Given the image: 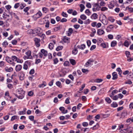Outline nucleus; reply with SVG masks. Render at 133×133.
Instances as JSON below:
<instances>
[{
  "label": "nucleus",
  "mask_w": 133,
  "mask_h": 133,
  "mask_svg": "<svg viewBox=\"0 0 133 133\" xmlns=\"http://www.w3.org/2000/svg\"><path fill=\"white\" fill-rule=\"evenodd\" d=\"M60 110L62 111V113L63 114H65L67 112L68 110H65V108L63 107H61L59 108Z\"/></svg>",
  "instance_id": "obj_8"
},
{
  "label": "nucleus",
  "mask_w": 133,
  "mask_h": 133,
  "mask_svg": "<svg viewBox=\"0 0 133 133\" xmlns=\"http://www.w3.org/2000/svg\"><path fill=\"white\" fill-rule=\"evenodd\" d=\"M63 48V47L62 46H60L57 47L56 49V50L57 51H59L60 50H62Z\"/></svg>",
  "instance_id": "obj_40"
},
{
  "label": "nucleus",
  "mask_w": 133,
  "mask_h": 133,
  "mask_svg": "<svg viewBox=\"0 0 133 133\" xmlns=\"http://www.w3.org/2000/svg\"><path fill=\"white\" fill-rule=\"evenodd\" d=\"M111 106L112 107L115 108L117 107L118 104L116 102H113L111 104Z\"/></svg>",
  "instance_id": "obj_24"
},
{
  "label": "nucleus",
  "mask_w": 133,
  "mask_h": 133,
  "mask_svg": "<svg viewBox=\"0 0 133 133\" xmlns=\"http://www.w3.org/2000/svg\"><path fill=\"white\" fill-rule=\"evenodd\" d=\"M56 85L58 86L59 87H61V82L59 81H57L56 83Z\"/></svg>",
  "instance_id": "obj_52"
},
{
  "label": "nucleus",
  "mask_w": 133,
  "mask_h": 133,
  "mask_svg": "<svg viewBox=\"0 0 133 133\" xmlns=\"http://www.w3.org/2000/svg\"><path fill=\"white\" fill-rule=\"evenodd\" d=\"M30 64V63L29 62H25V63L24 65L23 66V69L25 70H27L28 68V65H29Z\"/></svg>",
  "instance_id": "obj_10"
},
{
  "label": "nucleus",
  "mask_w": 133,
  "mask_h": 133,
  "mask_svg": "<svg viewBox=\"0 0 133 133\" xmlns=\"http://www.w3.org/2000/svg\"><path fill=\"white\" fill-rule=\"evenodd\" d=\"M18 118V116H17L15 115L12 116L11 119V121H13L14 120L17 119Z\"/></svg>",
  "instance_id": "obj_38"
},
{
  "label": "nucleus",
  "mask_w": 133,
  "mask_h": 133,
  "mask_svg": "<svg viewBox=\"0 0 133 133\" xmlns=\"http://www.w3.org/2000/svg\"><path fill=\"white\" fill-rule=\"evenodd\" d=\"M105 100L108 103H110L111 102V100L109 97H106L105 99Z\"/></svg>",
  "instance_id": "obj_39"
},
{
  "label": "nucleus",
  "mask_w": 133,
  "mask_h": 133,
  "mask_svg": "<svg viewBox=\"0 0 133 133\" xmlns=\"http://www.w3.org/2000/svg\"><path fill=\"white\" fill-rule=\"evenodd\" d=\"M80 17L81 19L83 20L86 19L87 18L86 16L84 14L81 15L80 16Z\"/></svg>",
  "instance_id": "obj_26"
},
{
  "label": "nucleus",
  "mask_w": 133,
  "mask_h": 133,
  "mask_svg": "<svg viewBox=\"0 0 133 133\" xmlns=\"http://www.w3.org/2000/svg\"><path fill=\"white\" fill-rule=\"evenodd\" d=\"M42 32V30L40 28H38L34 29V34L36 35L40 36Z\"/></svg>",
  "instance_id": "obj_2"
},
{
  "label": "nucleus",
  "mask_w": 133,
  "mask_h": 133,
  "mask_svg": "<svg viewBox=\"0 0 133 133\" xmlns=\"http://www.w3.org/2000/svg\"><path fill=\"white\" fill-rule=\"evenodd\" d=\"M5 60L7 62L12 64L14 66L15 65V63L12 61L11 59L9 57H6Z\"/></svg>",
  "instance_id": "obj_7"
},
{
  "label": "nucleus",
  "mask_w": 133,
  "mask_h": 133,
  "mask_svg": "<svg viewBox=\"0 0 133 133\" xmlns=\"http://www.w3.org/2000/svg\"><path fill=\"white\" fill-rule=\"evenodd\" d=\"M27 34H34V30L29 29L27 31Z\"/></svg>",
  "instance_id": "obj_23"
},
{
  "label": "nucleus",
  "mask_w": 133,
  "mask_h": 133,
  "mask_svg": "<svg viewBox=\"0 0 133 133\" xmlns=\"http://www.w3.org/2000/svg\"><path fill=\"white\" fill-rule=\"evenodd\" d=\"M62 16L65 17H67L68 16V15L64 12H62Z\"/></svg>",
  "instance_id": "obj_46"
},
{
  "label": "nucleus",
  "mask_w": 133,
  "mask_h": 133,
  "mask_svg": "<svg viewBox=\"0 0 133 133\" xmlns=\"http://www.w3.org/2000/svg\"><path fill=\"white\" fill-rule=\"evenodd\" d=\"M54 47V45L52 44L51 43H50L49 44V48L51 50L52 49H53V48Z\"/></svg>",
  "instance_id": "obj_43"
},
{
  "label": "nucleus",
  "mask_w": 133,
  "mask_h": 133,
  "mask_svg": "<svg viewBox=\"0 0 133 133\" xmlns=\"http://www.w3.org/2000/svg\"><path fill=\"white\" fill-rule=\"evenodd\" d=\"M116 70L118 72L119 74L121 76V75L122 73V71L120 68H118L116 69Z\"/></svg>",
  "instance_id": "obj_35"
},
{
  "label": "nucleus",
  "mask_w": 133,
  "mask_h": 133,
  "mask_svg": "<svg viewBox=\"0 0 133 133\" xmlns=\"http://www.w3.org/2000/svg\"><path fill=\"white\" fill-rule=\"evenodd\" d=\"M67 21V19L65 18H63L60 20V22H66Z\"/></svg>",
  "instance_id": "obj_51"
},
{
  "label": "nucleus",
  "mask_w": 133,
  "mask_h": 133,
  "mask_svg": "<svg viewBox=\"0 0 133 133\" xmlns=\"http://www.w3.org/2000/svg\"><path fill=\"white\" fill-rule=\"evenodd\" d=\"M99 127V125L98 124H97L96 125L94 126L93 127L91 128L93 130L96 129L98 128Z\"/></svg>",
  "instance_id": "obj_36"
},
{
  "label": "nucleus",
  "mask_w": 133,
  "mask_h": 133,
  "mask_svg": "<svg viewBox=\"0 0 133 133\" xmlns=\"http://www.w3.org/2000/svg\"><path fill=\"white\" fill-rule=\"evenodd\" d=\"M117 44V42L116 41H113L111 43V46L112 47H114Z\"/></svg>",
  "instance_id": "obj_22"
},
{
  "label": "nucleus",
  "mask_w": 133,
  "mask_h": 133,
  "mask_svg": "<svg viewBox=\"0 0 133 133\" xmlns=\"http://www.w3.org/2000/svg\"><path fill=\"white\" fill-rule=\"evenodd\" d=\"M127 115V113L125 111L122 112L121 114V116L123 118H124Z\"/></svg>",
  "instance_id": "obj_32"
},
{
  "label": "nucleus",
  "mask_w": 133,
  "mask_h": 133,
  "mask_svg": "<svg viewBox=\"0 0 133 133\" xmlns=\"http://www.w3.org/2000/svg\"><path fill=\"white\" fill-rule=\"evenodd\" d=\"M3 35L5 37H7L8 35V33L6 32H3Z\"/></svg>",
  "instance_id": "obj_64"
},
{
  "label": "nucleus",
  "mask_w": 133,
  "mask_h": 133,
  "mask_svg": "<svg viewBox=\"0 0 133 133\" xmlns=\"http://www.w3.org/2000/svg\"><path fill=\"white\" fill-rule=\"evenodd\" d=\"M46 85V82H43L42 84H39V88H43L45 87Z\"/></svg>",
  "instance_id": "obj_20"
},
{
  "label": "nucleus",
  "mask_w": 133,
  "mask_h": 133,
  "mask_svg": "<svg viewBox=\"0 0 133 133\" xmlns=\"http://www.w3.org/2000/svg\"><path fill=\"white\" fill-rule=\"evenodd\" d=\"M69 98H67L65 101V103L67 104H68L70 103V102L69 101Z\"/></svg>",
  "instance_id": "obj_57"
},
{
  "label": "nucleus",
  "mask_w": 133,
  "mask_h": 133,
  "mask_svg": "<svg viewBox=\"0 0 133 133\" xmlns=\"http://www.w3.org/2000/svg\"><path fill=\"white\" fill-rule=\"evenodd\" d=\"M82 71L83 73L88 72L89 71L87 69H82Z\"/></svg>",
  "instance_id": "obj_53"
},
{
  "label": "nucleus",
  "mask_w": 133,
  "mask_h": 133,
  "mask_svg": "<svg viewBox=\"0 0 133 133\" xmlns=\"http://www.w3.org/2000/svg\"><path fill=\"white\" fill-rule=\"evenodd\" d=\"M69 65V62L68 61H66L64 63V65L65 66H68Z\"/></svg>",
  "instance_id": "obj_44"
},
{
  "label": "nucleus",
  "mask_w": 133,
  "mask_h": 133,
  "mask_svg": "<svg viewBox=\"0 0 133 133\" xmlns=\"http://www.w3.org/2000/svg\"><path fill=\"white\" fill-rule=\"evenodd\" d=\"M101 26V23H99L97 24H96V27L97 28H98L100 27Z\"/></svg>",
  "instance_id": "obj_62"
},
{
  "label": "nucleus",
  "mask_w": 133,
  "mask_h": 133,
  "mask_svg": "<svg viewBox=\"0 0 133 133\" xmlns=\"http://www.w3.org/2000/svg\"><path fill=\"white\" fill-rule=\"evenodd\" d=\"M103 81V80L101 79H96L95 80V82L97 83H100L102 82Z\"/></svg>",
  "instance_id": "obj_37"
},
{
  "label": "nucleus",
  "mask_w": 133,
  "mask_h": 133,
  "mask_svg": "<svg viewBox=\"0 0 133 133\" xmlns=\"http://www.w3.org/2000/svg\"><path fill=\"white\" fill-rule=\"evenodd\" d=\"M125 54L127 57H130V53L129 51H126L125 52Z\"/></svg>",
  "instance_id": "obj_42"
},
{
  "label": "nucleus",
  "mask_w": 133,
  "mask_h": 133,
  "mask_svg": "<svg viewBox=\"0 0 133 133\" xmlns=\"http://www.w3.org/2000/svg\"><path fill=\"white\" fill-rule=\"evenodd\" d=\"M82 105V104L81 103H79L77 105V109H79Z\"/></svg>",
  "instance_id": "obj_63"
},
{
  "label": "nucleus",
  "mask_w": 133,
  "mask_h": 133,
  "mask_svg": "<svg viewBox=\"0 0 133 133\" xmlns=\"http://www.w3.org/2000/svg\"><path fill=\"white\" fill-rule=\"evenodd\" d=\"M90 20L88 19L84 21V23L85 24H89L90 23Z\"/></svg>",
  "instance_id": "obj_41"
},
{
  "label": "nucleus",
  "mask_w": 133,
  "mask_h": 133,
  "mask_svg": "<svg viewBox=\"0 0 133 133\" xmlns=\"http://www.w3.org/2000/svg\"><path fill=\"white\" fill-rule=\"evenodd\" d=\"M13 61H16L17 63H22L23 61L22 60H21L18 58L16 56H12L11 57Z\"/></svg>",
  "instance_id": "obj_4"
},
{
  "label": "nucleus",
  "mask_w": 133,
  "mask_h": 133,
  "mask_svg": "<svg viewBox=\"0 0 133 133\" xmlns=\"http://www.w3.org/2000/svg\"><path fill=\"white\" fill-rule=\"evenodd\" d=\"M19 74H20V75L19 76V79L21 81H22L24 79V74L22 72H21Z\"/></svg>",
  "instance_id": "obj_13"
},
{
  "label": "nucleus",
  "mask_w": 133,
  "mask_h": 133,
  "mask_svg": "<svg viewBox=\"0 0 133 133\" xmlns=\"http://www.w3.org/2000/svg\"><path fill=\"white\" fill-rule=\"evenodd\" d=\"M8 87L9 88L11 89L13 88L12 85L11 84H9L8 85Z\"/></svg>",
  "instance_id": "obj_61"
},
{
  "label": "nucleus",
  "mask_w": 133,
  "mask_h": 133,
  "mask_svg": "<svg viewBox=\"0 0 133 133\" xmlns=\"http://www.w3.org/2000/svg\"><path fill=\"white\" fill-rule=\"evenodd\" d=\"M17 41L16 40H12V43L13 45H16L17 44Z\"/></svg>",
  "instance_id": "obj_49"
},
{
  "label": "nucleus",
  "mask_w": 133,
  "mask_h": 133,
  "mask_svg": "<svg viewBox=\"0 0 133 133\" xmlns=\"http://www.w3.org/2000/svg\"><path fill=\"white\" fill-rule=\"evenodd\" d=\"M85 13L88 16H89L91 15V13L89 9H87L85 11Z\"/></svg>",
  "instance_id": "obj_29"
},
{
  "label": "nucleus",
  "mask_w": 133,
  "mask_h": 133,
  "mask_svg": "<svg viewBox=\"0 0 133 133\" xmlns=\"http://www.w3.org/2000/svg\"><path fill=\"white\" fill-rule=\"evenodd\" d=\"M126 122L128 123H131V122H133V117L132 118H130L128 119L126 121Z\"/></svg>",
  "instance_id": "obj_28"
},
{
  "label": "nucleus",
  "mask_w": 133,
  "mask_h": 133,
  "mask_svg": "<svg viewBox=\"0 0 133 133\" xmlns=\"http://www.w3.org/2000/svg\"><path fill=\"white\" fill-rule=\"evenodd\" d=\"M86 6L88 8H90L91 7V5L90 3H87Z\"/></svg>",
  "instance_id": "obj_48"
},
{
  "label": "nucleus",
  "mask_w": 133,
  "mask_h": 133,
  "mask_svg": "<svg viewBox=\"0 0 133 133\" xmlns=\"http://www.w3.org/2000/svg\"><path fill=\"white\" fill-rule=\"evenodd\" d=\"M131 128L130 127H128L126 129H123L122 130V131H123V132L124 133H126L127 131H129V129Z\"/></svg>",
  "instance_id": "obj_33"
},
{
  "label": "nucleus",
  "mask_w": 133,
  "mask_h": 133,
  "mask_svg": "<svg viewBox=\"0 0 133 133\" xmlns=\"http://www.w3.org/2000/svg\"><path fill=\"white\" fill-rule=\"evenodd\" d=\"M5 71L7 72H11L13 71V69L11 67L8 68V67H6L5 68Z\"/></svg>",
  "instance_id": "obj_12"
},
{
  "label": "nucleus",
  "mask_w": 133,
  "mask_h": 133,
  "mask_svg": "<svg viewBox=\"0 0 133 133\" xmlns=\"http://www.w3.org/2000/svg\"><path fill=\"white\" fill-rule=\"evenodd\" d=\"M34 41L36 46L37 47H39L40 46V39L37 38H36L34 39Z\"/></svg>",
  "instance_id": "obj_6"
},
{
  "label": "nucleus",
  "mask_w": 133,
  "mask_h": 133,
  "mask_svg": "<svg viewBox=\"0 0 133 133\" xmlns=\"http://www.w3.org/2000/svg\"><path fill=\"white\" fill-rule=\"evenodd\" d=\"M94 61L93 59H89L88 61V63H89L90 65H92Z\"/></svg>",
  "instance_id": "obj_34"
},
{
  "label": "nucleus",
  "mask_w": 133,
  "mask_h": 133,
  "mask_svg": "<svg viewBox=\"0 0 133 133\" xmlns=\"http://www.w3.org/2000/svg\"><path fill=\"white\" fill-rule=\"evenodd\" d=\"M29 119L31 121H33L34 120V117L33 116H29Z\"/></svg>",
  "instance_id": "obj_50"
},
{
  "label": "nucleus",
  "mask_w": 133,
  "mask_h": 133,
  "mask_svg": "<svg viewBox=\"0 0 133 133\" xmlns=\"http://www.w3.org/2000/svg\"><path fill=\"white\" fill-rule=\"evenodd\" d=\"M108 38L110 39H112L113 38V36L111 34H109L108 36Z\"/></svg>",
  "instance_id": "obj_55"
},
{
  "label": "nucleus",
  "mask_w": 133,
  "mask_h": 133,
  "mask_svg": "<svg viewBox=\"0 0 133 133\" xmlns=\"http://www.w3.org/2000/svg\"><path fill=\"white\" fill-rule=\"evenodd\" d=\"M112 99L114 100H117L118 98V96L117 95H116L115 96H112Z\"/></svg>",
  "instance_id": "obj_47"
},
{
  "label": "nucleus",
  "mask_w": 133,
  "mask_h": 133,
  "mask_svg": "<svg viewBox=\"0 0 133 133\" xmlns=\"http://www.w3.org/2000/svg\"><path fill=\"white\" fill-rule=\"evenodd\" d=\"M79 6L81 8L80 11L81 12H82L85 9V6L84 5L82 4H80Z\"/></svg>",
  "instance_id": "obj_21"
},
{
  "label": "nucleus",
  "mask_w": 133,
  "mask_h": 133,
  "mask_svg": "<svg viewBox=\"0 0 133 133\" xmlns=\"http://www.w3.org/2000/svg\"><path fill=\"white\" fill-rule=\"evenodd\" d=\"M42 10L43 11L46 13L48 10V9L44 7L43 8Z\"/></svg>",
  "instance_id": "obj_56"
},
{
  "label": "nucleus",
  "mask_w": 133,
  "mask_h": 133,
  "mask_svg": "<svg viewBox=\"0 0 133 133\" xmlns=\"http://www.w3.org/2000/svg\"><path fill=\"white\" fill-rule=\"evenodd\" d=\"M91 19H96L97 18V15L96 14H93L91 17Z\"/></svg>",
  "instance_id": "obj_17"
},
{
  "label": "nucleus",
  "mask_w": 133,
  "mask_h": 133,
  "mask_svg": "<svg viewBox=\"0 0 133 133\" xmlns=\"http://www.w3.org/2000/svg\"><path fill=\"white\" fill-rule=\"evenodd\" d=\"M8 44V43L7 41H4V42L2 43V45L3 47H6Z\"/></svg>",
  "instance_id": "obj_30"
},
{
  "label": "nucleus",
  "mask_w": 133,
  "mask_h": 133,
  "mask_svg": "<svg viewBox=\"0 0 133 133\" xmlns=\"http://www.w3.org/2000/svg\"><path fill=\"white\" fill-rule=\"evenodd\" d=\"M74 27L75 29H77L79 27L80 25L78 24H75L74 25Z\"/></svg>",
  "instance_id": "obj_54"
},
{
  "label": "nucleus",
  "mask_w": 133,
  "mask_h": 133,
  "mask_svg": "<svg viewBox=\"0 0 133 133\" xmlns=\"http://www.w3.org/2000/svg\"><path fill=\"white\" fill-rule=\"evenodd\" d=\"M41 38H42V39L43 40L45 38V35L44 34H42L41 35H40V36Z\"/></svg>",
  "instance_id": "obj_58"
},
{
  "label": "nucleus",
  "mask_w": 133,
  "mask_h": 133,
  "mask_svg": "<svg viewBox=\"0 0 133 133\" xmlns=\"http://www.w3.org/2000/svg\"><path fill=\"white\" fill-rule=\"evenodd\" d=\"M113 77L112 79L113 80H115L117 78V75L116 72H114L112 74Z\"/></svg>",
  "instance_id": "obj_11"
},
{
  "label": "nucleus",
  "mask_w": 133,
  "mask_h": 133,
  "mask_svg": "<svg viewBox=\"0 0 133 133\" xmlns=\"http://www.w3.org/2000/svg\"><path fill=\"white\" fill-rule=\"evenodd\" d=\"M22 66L20 65H18L16 66V70L17 71H20L22 69Z\"/></svg>",
  "instance_id": "obj_14"
},
{
  "label": "nucleus",
  "mask_w": 133,
  "mask_h": 133,
  "mask_svg": "<svg viewBox=\"0 0 133 133\" xmlns=\"http://www.w3.org/2000/svg\"><path fill=\"white\" fill-rule=\"evenodd\" d=\"M70 61L71 64L73 65H74L76 63L75 60L74 59H70Z\"/></svg>",
  "instance_id": "obj_25"
},
{
  "label": "nucleus",
  "mask_w": 133,
  "mask_h": 133,
  "mask_svg": "<svg viewBox=\"0 0 133 133\" xmlns=\"http://www.w3.org/2000/svg\"><path fill=\"white\" fill-rule=\"evenodd\" d=\"M49 21H47L46 23L45 27L46 28H48L49 27Z\"/></svg>",
  "instance_id": "obj_60"
},
{
  "label": "nucleus",
  "mask_w": 133,
  "mask_h": 133,
  "mask_svg": "<svg viewBox=\"0 0 133 133\" xmlns=\"http://www.w3.org/2000/svg\"><path fill=\"white\" fill-rule=\"evenodd\" d=\"M64 41L65 42H69L70 41V38H69L66 37L64 38Z\"/></svg>",
  "instance_id": "obj_31"
},
{
  "label": "nucleus",
  "mask_w": 133,
  "mask_h": 133,
  "mask_svg": "<svg viewBox=\"0 0 133 133\" xmlns=\"http://www.w3.org/2000/svg\"><path fill=\"white\" fill-rule=\"evenodd\" d=\"M41 52L42 54H43L45 56H46L48 54L47 52L44 49H42L41 50Z\"/></svg>",
  "instance_id": "obj_16"
},
{
  "label": "nucleus",
  "mask_w": 133,
  "mask_h": 133,
  "mask_svg": "<svg viewBox=\"0 0 133 133\" xmlns=\"http://www.w3.org/2000/svg\"><path fill=\"white\" fill-rule=\"evenodd\" d=\"M25 54L27 55L28 58L29 59H31L32 58V56H31V52L30 51L28 50L26 52Z\"/></svg>",
  "instance_id": "obj_9"
},
{
  "label": "nucleus",
  "mask_w": 133,
  "mask_h": 133,
  "mask_svg": "<svg viewBox=\"0 0 133 133\" xmlns=\"http://www.w3.org/2000/svg\"><path fill=\"white\" fill-rule=\"evenodd\" d=\"M73 30L71 28H69L68 31L67 32V35L68 36H70L72 33Z\"/></svg>",
  "instance_id": "obj_15"
},
{
  "label": "nucleus",
  "mask_w": 133,
  "mask_h": 133,
  "mask_svg": "<svg viewBox=\"0 0 133 133\" xmlns=\"http://www.w3.org/2000/svg\"><path fill=\"white\" fill-rule=\"evenodd\" d=\"M78 52V50L77 48L75 47L74 48V50L72 51V53L74 55L76 54Z\"/></svg>",
  "instance_id": "obj_18"
},
{
  "label": "nucleus",
  "mask_w": 133,
  "mask_h": 133,
  "mask_svg": "<svg viewBox=\"0 0 133 133\" xmlns=\"http://www.w3.org/2000/svg\"><path fill=\"white\" fill-rule=\"evenodd\" d=\"M107 9L108 8L107 7H104L102 8L101 10L102 11H104L107 10Z\"/></svg>",
  "instance_id": "obj_59"
},
{
  "label": "nucleus",
  "mask_w": 133,
  "mask_h": 133,
  "mask_svg": "<svg viewBox=\"0 0 133 133\" xmlns=\"http://www.w3.org/2000/svg\"><path fill=\"white\" fill-rule=\"evenodd\" d=\"M42 14L41 12L40 11H38L36 14V15L37 16V18H38L40 17L42 15Z\"/></svg>",
  "instance_id": "obj_27"
},
{
  "label": "nucleus",
  "mask_w": 133,
  "mask_h": 133,
  "mask_svg": "<svg viewBox=\"0 0 133 133\" xmlns=\"http://www.w3.org/2000/svg\"><path fill=\"white\" fill-rule=\"evenodd\" d=\"M3 17L4 19H7V20L6 21V23L8 21H10L12 18L11 14H10L9 15H7L5 12L3 13Z\"/></svg>",
  "instance_id": "obj_1"
},
{
  "label": "nucleus",
  "mask_w": 133,
  "mask_h": 133,
  "mask_svg": "<svg viewBox=\"0 0 133 133\" xmlns=\"http://www.w3.org/2000/svg\"><path fill=\"white\" fill-rule=\"evenodd\" d=\"M124 45L127 47H128L129 44L128 41H125L124 44Z\"/></svg>",
  "instance_id": "obj_45"
},
{
  "label": "nucleus",
  "mask_w": 133,
  "mask_h": 133,
  "mask_svg": "<svg viewBox=\"0 0 133 133\" xmlns=\"http://www.w3.org/2000/svg\"><path fill=\"white\" fill-rule=\"evenodd\" d=\"M77 47L80 49H84L85 48V45L83 44L81 45H78Z\"/></svg>",
  "instance_id": "obj_19"
},
{
  "label": "nucleus",
  "mask_w": 133,
  "mask_h": 133,
  "mask_svg": "<svg viewBox=\"0 0 133 133\" xmlns=\"http://www.w3.org/2000/svg\"><path fill=\"white\" fill-rule=\"evenodd\" d=\"M105 27L104 26L102 27V29H99L97 31V34L99 35H101L103 34L104 33V32L103 29H104Z\"/></svg>",
  "instance_id": "obj_5"
},
{
  "label": "nucleus",
  "mask_w": 133,
  "mask_h": 133,
  "mask_svg": "<svg viewBox=\"0 0 133 133\" xmlns=\"http://www.w3.org/2000/svg\"><path fill=\"white\" fill-rule=\"evenodd\" d=\"M20 91H22V94L20 95L19 96H17V95H16V96L18 97L19 99H23L24 97V94L25 93V91H23L22 89H20L18 91V92H20Z\"/></svg>",
  "instance_id": "obj_3"
}]
</instances>
